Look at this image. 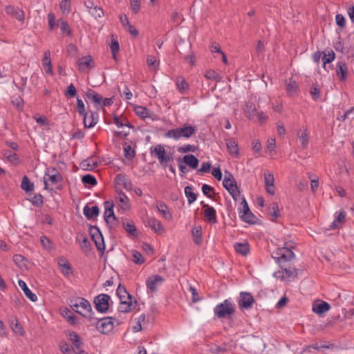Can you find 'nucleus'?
I'll return each instance as SVG.
<instances>
[{"label":"nucleus","mask_w":354,"mask_h":354,"mask_svg":"<svg viewBox=\"0 0 354 354\" xmlns=\"http://www.w3.org/2000/svg\"><path fill=\"white\" fill-rule=\"evenodd\" d=\"M116 294L120 303L118 310L120 313H129L135 308L137 301H132V296L127 292L124 286L120 284L116 290Z\"/></svg>","instance_id":"nucleus-1"},{"label":"nucleus","mask_w":354,"mask_h":354,"mask_svg":"<svg viewBox=\"0 0 354 354\" xmlns=\"http://www.w3.org/2000/svg\"><path fill=\"white\" fill-rule=\"evenodd\" d=\"M196 127L187 123L184 124L181 127L170 129L165 133V137L172 138L176 140L181 138H189L196 132Z\"/></svg>","instance_id":"nucleus-2"},{"label":"nucleus","mask_w":354,"mask_h":354,"mask_svg":"<svg viewBox=\"0 0 354 354\" xmlns=\"http://www.w3.org/2000/svg\"><path fill=\"white\" fill-rule=\"evenodd\" d=\"M234 312L235 306L232 301L228 299L217 304L214 309V315L219 319L230 317Z\"/></svg>","instance_id":"nucleus-3"},{"label":"nucleus","mask_w":354,"mask_h":354,"mask_svg":"<svg viewBox=\"0 0 354 354\" xmlns=\"http://www.w3.org/2000/svg\"><path fill=\"white\" fill-rule=\"evenodd\" d=\"M150 153L152 156H155L164 167L168 166V163L173 161L174 157L172 153H167L164 146L162 145H157L155 147L150 148Z\"/></svg>","instance_id":"nucleus-4"},{"label":"nucleus","mask_w":354,"mask_h":354,"mask_svg":"<svg viewBox=\"0 0 354 354\" xmlns=\"http://www.w3.org/2000/svg\"><path fill=\"white\" fill-rule=\"evenodd\" d=\"M272 258L281 266L286 265L295 257L294 252L287 247L278 248L273 252Z\"/></svg>","instance_id":"nucleus-5"},{"label":"nucleus","mask_w":354,"mask_h":354,"mask_svg":"<svg viewBox=\"0 0 354 354\" xmlns=\"http://www.w3.org/2000/svg\"><path fill=\"white\" fill-rule=\"evenodd\" d=\"M113 319L111 317H95V320H93L90 323L91 326H95L100 333L108 334L113 329Z\"/></svg>","instance_id":"nucleus-6"},{"label":"nucleus","mask_w":354,"mask_h":354,"mask_svg":"<svg viewBox=\"0 0 354 354\" xmlns=\"http://www.w3.org/2000/svg\"><path fill=\"white\" fill-rule=\"evenodd\" d=\"M77 301L79 302L80 306V310H77V313L87 319L90 322L95 320L90 302L82 297H77Z\"/></svg>","instance_id":"nucleus-7"},{"label":"nucleus","mask_w":354,"mask_h":354,"mask_svg":"<svg viewBox=\"0 0 354 354\" xmlns=\"http://www.w3.org/2000/svg\"><path fill=\"white\" fill-rule=\"evenodd\" d=\"M241 205L242 207L239 209V214L241 219L248 223H255L256 217L251 212L245 197L242 198Z\"/></svg>","instance_id":"nucleus-8"},{"label":"nucleus","mask_w":354,"mask_h":354,"mask_svg":"<svg viewBox=\"0 0 354 354\" xmlns=\"http://www.w3.org/2000/svg\"><path fill=\"white\" fill-rule=\"evenodd\" d=\"M111 297L106 294H100L94 299V304L96 310L101 313H106L109 308V301Z\"/></svg>","instance_id":"nucleus-9"},{"label":"nucleus","mask_w":354,"mask_h":354,"mask_svg":"<svg viewBox=\"0 0 354 354\" xmlns=\"http://www.w3.org/2000/svg\"><path fill=\"white\" fill-rule=\"evenodd\" d=\"M89 232L97 249L99 251L103 252L105 249V243L102 234L99 228L96 226H91L89 229Z\"/></svg>","instance_id":"nucleus-10"},{"label":"nucleus","mask_w":354,"mask_h":354,"mask_svg":"<svg viewBox=\"0 0 354 354\" xmlns=\"http://www.w3.org/2000/svg\"><path fill=\"white\" fill-rule=\"evenodd\" d=\"M254 302V299L250 292H241L238 300V304L241 309H250Z\"/></svg>","instance_id":"nucleus-11"},{"label":"nucleus","mask_w":354,"mask_h":354,"mask_svg":"<svg viewBox=\"0 0 354 354\" xmlns=\"http://www.w3.org/2000/svg\"><path fill=\"white\" fill-rule=\"evenodd\" d=\"M104 206L105 211L104 213V218L107 224H111L112 222L110 218H113V221H117L118 218L115 216L113 211L115 203L113 201H106L104 202Z\"/></svg>","instance_id":"nucleus-12"},{"label":"nucleus","mask_w":354,"mask_h":354,"mask_svg":"<svg viewBox=\"0 0 354 354\" xmlns=\"http://www.w3.org/2000/svg\"><path fill=\"white\" fill-rule=\"evenodd\" d=\"M6 13L16 19L19 21H24L25 18V14L22 9L15 7L12 5L6 6L5 8Z\"/></svg>","instance_id":"nucleus-13"},{"label":"nucleus","mask_w":354,"mask_h":354,"mask_svg":"<svg viewBox=\"0 0 354 354\" xmlns=\"http://www.w3.org/2000/svg\"><path fill=\"white\" fill-rule=\"evenodd\" d=\"M164 281L162 277L158 274H153L149 277L146 280V286L151 293L157 290L158 286Z\"/></svg>","instance_id":"nucleus-14"},{"label":"nucleus","mask_w":354,"mask_h":354,"mask_svg":"<svg viewBox=\"0 0 354 354\" xmlns=\"http://www.w3.org/2000/svg\"><path fill=\"white\" fill-rule=\"evenodd\" d=\"M51 174H46L44 177V187L46 189H48V181L49 180L52 184H56L62 180V176L59 174V172L55 169L53 168L51 171Z\"/></svg>","instance_id":"nucleus-15"},{"label":"nucleus","mask_w":354,"mask_h":354,"mask_svg":"<svg viewBox=\"0 0 354 354\" xmlns=\"http://www.w3.org/2000/svg\"><path fill=\"white\" fill-rule=\"evenodd\" d=\"M115 203L122 212L130 209L129 199L122 192H120L115 197Z\"/></svg>","instance_id":"nucleus-16"},{"label":"nucleus","mask_w":354,"mask_h":354,"mask_svg":"<svg viewBox=\"0 0 354 354\" xmlns=\"http://www.w3.org/2000/svg\"><path fill=\"white\" fill-rule=\"evenodd\" d=\"M264 181L266 192L270 195H274L275 193L274 186V176L268 171L264 172Z\"/></svg>","instance_id":"nucleus-17"},{"label":"nucleus","mask_w":354,"mask_h":354,"mask_svg":"<svg viewBox=\"0 0 354 354\" xmlns=\"http://www.w3.org/2000/svg\"><path fill=\"white\" fill-rule=\"evenodd\" d=\"M147 225L158 234L165 233V228L161 222L156 218L151 217L147 219Z\"/></svg>","instance_id":"nucleus-18"},{"label":"nucleus","mask_w":354,"mask_h":354,"mask_svg":"<svg viewBox=\"0 0 354 354\" xmlns=\"http://www.w3.org/2000/svg\"><path fill=\"white\" fill-rule=\"evenodd\" d=\"M98 121V113L91 111L90 115L86 113L84 115L83 122L85 128L93 127Z\"/></svg>","instance_id":"nucleus-19"},{"label":"nucleus","mask_w":354,"mask_h":354,"mask_svg":"<svg viewBox=\"0 0 354 354\" xmlns=\"http://www.w3.org/2000/svg\"><path fill=\"white\" fill-rule=\"evenodd\" d=\"M203 207L205 208L203 211V214L207 221L211 223H216L217 218L215 209L207 204H203Z\"/></svg>","instance_id":"nucleus-20"},{"label":"nucleus","mask_w":354,"mask_h":354,"mask_svg":"<svg viewBox=\"0 0 354 354\" xmlns=\"http://www.w3.org/2000/svg\"><path fill=\"white\" fill-rule=\"evenodd\" d=\"M181 162L188 165L192 169H196L199 163L198 159L192 154L185 155L183 157V158H179L178 159V162Z\"/></svg>","instance_id":"nucleus-21"},{"label":"nucleus","mask_w":354,"mask_h":354,"mask_svg":"<svg viewBox=\"0 0 354 354\" xmlns=\"http://www.w3.org/2000/svg\"><path fill=\"white\" fill-rule=\"evenodd\" d=\"M68 339L72 344L71 348L74 350L75 352L77 350L82 348L84 344L76 332H70L68 334Z\"/></svg>","instance_id":"nucleus-22"},{"label":"nucleus","mask_w":354,"mask_h":354,"mask_svg":"<svg viewBox=\"0 0 354 354\" xmlns=\"http://www.w3.org/2000/svg\"><path fill=\"white\" fill-rule=\"evenodd\" d=\"M83 213L87 219L92 220L99 215L100 209L97 205L89 207L86 205L83 209Z\"/></svg>","instance_id":"nucleus-23"},{"label":"nucleus","mask_w":354,"mask_h":354,"mask_svg":"<svg viewBox=\"0 0 354 354\" xmlns=\"http://www.w3.org/2000/svg\"><path fill=\"white\" fill-rule=\"evenodd\" d=\"M116 185H122L125 189L129 190L131 189L132 183L127 178L125 174H118L115 178Z\"/></svg>","instance_id":"nucleus-24"},{"label":"nucleus","mask_w":354,"mask_h":354,"mask_svg":"<svg viewBox=\"0 0 354 354\" xmlns=\"http://www.w3.org/2000/svg\"><path fill=\"white\" fill-rule=\"evenodd\" d=\"M336 73L340 81H344L348 74V67L345 62H339L337 64Z\"/></svg>","instance_id":"nucleus-25"},{"label":"nucleus","mask_w":354,"mask_h":354,"mask_svg":"<svg viewBox=\"0 0 354 354\" xmlns=\"http://www.w3.org/2000/svg\"><path fill=\"white\" fill-rule=\"evenodd\" d=\"M330 305L324 301H321L319 303H315L313 305V311L317 315H322L330 310Z\"/></svg>","instance_id":"nucleus-26"},{"label":"nucleus","mask_w":354,"mask_h":354,"mask_svg":"<svg viewBox=\"0 0 354 354\" xmlns=\"http://www.w3.org/2000/svg\"><path fill=\"white\" fill-rule=\"evenodd\" d=\"M225 142L229 153L234 157H238L239 152L237 142L234 138L226 139Z\"/></svg>","instance_id":"nucleus-27"},{"label":"nucleus","mask_w":354,"mask_h":354,"mask_svg":"<svg viewBox=\"0 0 354 354\" xmlns=\"http://www.w3.org/2000/svg\"><path fill=\"white\" fill-rule=\"evenodd\" d=\"M57 263L62 268V272L64 276H68L71 272V267L65 257H59Z\"/></svg>","instance_id":"nucleus-28"},{"label":"nucleus","mask_w":354,"mask_h":354,"mask_svg":"<svg viewBox=\"0 0 354 354\" xmlns=\"http://www.w3.org/2000/svg\"><path fill=\"white\" fill-rule=\"evenodd\" d=\"M19 287L24 291L25 295L31 301H36L37 299V297L35 294L32 292V291L28 288L26 283L23 280H19L18 281Z\"/></svg>","instance_id":"nucleus-29"},{"label":"nucleus","mask_w":354,"mask_h":354,"mask_svg":"<svg viewBox=\"0 0 354 354\" xmlns=\"http://www.w3.org/2000/svg\"><path fill=\"white\" fill-rule=\"evenodd\" d=\"M336 214L335 219L330 225L331 229L338 228L340 224L345 222L346 213L344 210H340L339 212H336Z\"/></svg>","instance_id":"nucleus-30"},{"label":"nucleus","mask_w":354,"mask_h":354,"mask_svg":"<svg viewBox=\"0 0 354 354\" xmlns=\"http://www.w3.org/2000/svg\"><path fill=\"white\" fill-rule=\"evenodd\" d=\"M286 91L290 96H294L298 93L297 84L295 80H286Z\"/></svg>","instance_id":"nucleus-31"},{"label":"nucleus","mask_w":354,"mask_h":354,"mask_svg":"<svg viewBox=\"0 0 354 354\" xmlns=\"http://www.w3.org/2000/svg\"><path fill=\"white\" fill-rule=\"evenodd\" d=\"M85 96L88 100L99 105L102 101V97L92 89H88L85 93Z\"/></svg>","instance_id":"nucleus-32"},{"label":"nucleus","mask_w":354,"mask_h":354,"mask_svg":"<svg viewBox=\"0 0 354 354\" xmlns=\"http://www.w3.org/2000/svg\"><path fill=\"white\" fill-rule=\"evenodd\" d=\"M113 122L114 124L119 128H122L124 127H127L131 129L134 128V127L129 122V120L125 117L114 115Z\"/></svg>","instance_id":"nucleus-33"},{"label":"nucleus","mask_w":354,"mask_h":354,"mask_svg":"<svg viewBox=\"0 0 354 354\" xmlns=\"http://www.w3.org/2000/svg\"><path fill=\"white\" fill-rule=\"evenodd\" d=\"M157 209L165 219L169 221L171 220V214L169 212L167 205L164 202H158Z\"/></svg>","instance_id":"nucleus-34"},{"label":"nucleus","mask_w":354,"mask_h":354,"mask_svg":"<svg viewBox=\"0 0 354 354\" xmlns=\"http://www.w3.org/2000/svg\"><path fill=\"white\" fill-rule=\"evenodd\" d=\"M280 268L282 270L283 278H294L297 276V270L295 268L288 267L286 264L281 266Z\"/></svg>","instance_id":"nucleus-35"},{"label":"nucleus","mask_w":354,"mask_h":354,"mask_svg":"<svg viewBox=\"0 0 354 354\" xmlns=\"http://www.w3.org/2000/svg\"><path fill=\"white\" fill-rule=\"evenodd\" d=\"M234 247L236 252L243 256H246L250 252V245L248 243H236Z\"/></svg>","instance_id":"nucleus-36"},{"label":"nucleus","mask_w":354,"mask_h":354,"mask_svg":"<svg viewBox=\"0 0 354 354\" xmlns=\"http://www.w3.org/2000/svg\"><path fill=\"white\" fill-rule=\"evenodd\" d=\"M92 62V57L90 55L80 58L77 61L79 68L81 71H84L86 68L91 67V64Z\"/></svg>","instance_id":"nucleus-37"},{"label":"nucleus","mask_w":354,"mask_h":354,"mask_svg":"<svg viewBox=\"0 0 354 354\" xmlns=\"http://www.w3.org/2000/svg\"><path fill=\"white\" fill-rule=\"evenodd\" d=\"M244 111L248 118L252 119L257 114L255 105L252 102H248L244 108Z\"/></svg>","instance_id":"nucleus-38"},{"label":"nucleus","mask_w":354,"mask_h":354,"mask_svg":"<svg viewBox=\"0 0 354 354\" xmlns=\"http://www.w3.org/2000/svg\"><path fill=\"white\" fill-rule=\"evenodd\" d=\"M136 114L141 118L145 119L151 118L150 111L146 107L142 106H137L135 107Z\"/></svg>","instance_id":"nucleus-39"},{"label":"nucleus","mask_w":354,"mask_h":354,"mask_svg":"<svg viewBox=\"0 0 354 354\" xmlns=\"http://www.w3.org/2000/svg\"><path fill=\"white\" fill-rule=\"evenodd\" d=\"M185 194L187 198L189 204L193 203L197 198V194L194 192L193 188L191 186H186L185 187Z\"/></svg>","instance_id":"nucleus-40"},{"label":"nucleus","mask_w":354,"mask_h":354,"mask_svg":"<svg viewBox=\"0 0 354 354\" xmlns=\"http://www.w3.org/2000/svg\"><path fill=\"white\" fill-rule=\"evenodd\" d=\"M297 136L301 140L302 147L306 148L308 144V133L307 129H304V130L300 129L298 131Z\"/></svg>","instance_id":"nucleus-41"},{"label":"nucleus","mask_w":354,"mask_h":354,"mask_svg":"<svg viewBox=\"0 0 354 354\" xmlns=\"http://www.w3.org/2000/svg\"><path fill=\"white\" fill-rule=\"evenodd\" d=\"M268 214L272 216V221H274L279 216V209L277 203H272L268 208Z\"/></svg>","instance_id":"nucleus-42"},{"label":"nucleus","mask_w":354,"mask_h":354,"mask_svg":"<svg viewBox=\"0 0 354 354\" xmlns=\"http://www.w3.org/2000/svg\"><path fill=\"white\" fill-rule=\"evenodd\" d=\"M123 227L127 232L131 236H136V227L132 221H123Z\"/></svg>","instance_id":"nucleus-43"},{"label":"nucleus","mask_w":354,"mask_h":354,"mask_svg":"<svg viewBox=\"0 0 354 354\" xmlns=\"http://www.w3.org/2000/svg\"><path fill=\"white\" fill-rule=\"evenodd\" d=\"M335 58V54L333 50L328 51V54L324 52V55L322 57L323 61V68L326 69V64L332 62Z\"/></svg>","instance_id":"nucleus-44"},{"label":"nucleus","mask_w":354,"mask_h":354,"mask_svg":"<svg viewBox=\"0 0 354 354\" xmlns=\"http://www.w3.org/2000/svg\"><path fill=\"white\" fill-rule=\"evenodd\" d=\"M21 187L26 192H30L34 189V184L30 181L26 176H24L21 180Z\"/></svg>","instance_id":"nucleus-45"},{"label":"nucleus","mask_w":354,"mask_h":354,"mask_svg":"<svg viewBox=\"0 0 354 354\" xmlns=\"http://www.w3.org/2000/svg\"><path fill=\"white\" fill-rule=\"evenodd\" d=\"M123 149H124V156L127 159H132L133 158L135 157L136 151H135L134 149L130 145L127 144V142L124 143L123 144Z\"/></svg>","instance_id":"nucleus-46"},{"label":"nucleus","mask_w":354,"mask_h":354,"mask_svg":"<svg viewBox=\"0 0 354 354\" xmlns=\"http://www.w3.org/2000/svg\"><path fill=\"white\" fill-rule=\"evenodd\" d=\"M176 84L178 89L181 93H184V91L187 90L189 88L188 83L182 77H177V79L176 80Z\"/></svg>","instance_id":"nucleus-47"},{"label":"nucleus","mask_w":354,"mask_h":354,"mask_svg":"<svg viewBox=\"0 0 354 354\" xmlns=\"http://www.w3.org/2000/svg\"><path fill=\"white\" fill-rule=\"evenodd\" d=\"M205 77L207 80H212L216 82H220L222 80V76L214 70L207 71L205 74Z\"/></svg>","instance_id":"nucleus-48"},{"label":"nucleus","mask_w":354,"mask_h":354,"mask_svg":"<svg viewBox=\"0 0 354 354\" xmlns=\"http://www.w3.org/2000/svg\"><path fill=\"white\" fill-rule=\"evenodd\" d=\"M57 26L60 27V29L62 32H66L68 36L71 35L72 31L66 21L59 19L57 21Z\"/></svg>","instance_id":"nucleus-49"},{"label":"nucleus","mask_w":354,"mask_h":354,"mask_svg":"<svg viewBox=\"0 0 354 354\" xmlns=\"http://www.w3.org/2000/svg\"><path fill=\"white\" fill-rule=\"evenodd\" d=\"M82 182L84 185H88L91 186H94L97 185L96 178L91 174H86L82 177Z\"/></svg>","instance_id":"nucleus-50"},{"label":"nucleus","mask_w":354,"mask_h":354,"mask_svg":"<svg viewBox=\"0 0 354 354\" xmlns=\"http://www.w3.org/2000/svg\"><path fill=\"white\" fill-rule=\"evenodd\" d=\"M59 348L64 354H74V350L65 341H62L59 343Z\"/></svg>","instance_id":"nucleus-51"},{"label":"nucleus","mask_w":354,"mask_h":354,"mask_svg":"<svg viewBox=\"0 0 354 354\" xmlns=\"http://www.w3.org/2000/svg\"><path fill=\"white\" fill-rule=\"evenodd\" d=\"M43 64L48 66V70L46 71V73H52L50 53L49 50L44 52V58H43Z\"/></svg>","instance_id":"nucleus-52"},{"label":"nucleus","mask_w":354,"mask_h":354,"mask_svg":"<svg viewBox=\"0 0 354 354\" xmlns=\"http://www.w3.org/2000/svg\"><path fill=\"white\" fill-rule=\"evenodd\" d=\"M59 8L61 12L64 15H67L69 13L71 10V3L70 0H62L59 3Z\"/></svg>","instance_id":"nucleus-53"},{"label":"nucleus","mask_w":354,"mask_h":354,"mask_svg":"<svg viewBox=\"0 0 354 354\" xmlns=\"http://www.w3.org/2000/svg\"><path fill=\"white\" fill-rule=\"evenodd\" d=\"M32 204L37 207H41L44 204V198L41 194H35L32 198L30 199Z\"/></svg>","instance_id":"nucleus-54"},{"label":"nucleus","mask_w":354,"mask_h":354,"mask_svg":"<svg viewBox=\"0 0 354 354\" xmlns=\"http://www.w3.org/2000/svg\"><path fill=\"white\" fill-rule=\"evenodd\" d=\"M89 12L95 19L100 18L104 15V10L102 8L97 6H95L91 10H90Z\"/></svg>","instance_id":"nucleus-55"},{"label":"nucleus","mask_w":354,"mask_h":354,"mask_svg":"<svg viewBox=\"0 0 354 354\" xmlns=\"http://www.w3.org/2000/svg\"><path fill=\"white\" fill-rule=\"evenodd\" d=\"M197 147L192 145H185L178 148V151L180 153H185L188 152H195Z\"/></svg>","instance_id":"nucleus-56"},{"label":"nucleus","mask_w":354,"mask_h":354,"mask_svg":"<svg viewBox=\"0 0 354 354\" xmlns=\"http://www.w3.org/2000/svg\"><path fill=\"white\" fill-rule=\"evenodd\" d=\"M132 261L136 264L141 265L144 263L145 259L140 252L135 250L133 252Z\"/></svg>","instance_id":"nucleus-57"},{"label":"nucleus","mask_w":354,"mask_h":354,"mask_svg":"<svg viewBox=\"0 0 354 354\" xmlns=\"http://www.w3.org/2000/svg\"><path fill=\"white\" fill-rule=\"evenodd\" d=\"M310 95L314 100H317L320 96V89L318 87V84H313L310 90Z\"/></svg>","instance_id":"nucleus-58"},{"label":"nucleus","mask_w":354,"mask_h":354,"mask_svg":"<svg viewBox=\"0 0 354 354\" xmlns=\"http://www.w3.org/2000/svg\"><path fill=\"white\" fill-rule=\"evenodd\" d=\"M192 235L194 237V241L196 244L199 245L201 243V236L202 232L201 229L193 228L192 229Z\"/></svg>","instance_id":"nucleus-59"},{"label":"nucleus","mask_w":354,"mask_h":354,"mask_svg":"<svg viewBox=\"0 0 354 354\" xmlns=\"http://www.w3.org/2000/svg\"><path fill=\"white\" fill-rule=\"evenodd\" d=\"M12 104L17 109H22L24 105L23 99L19 95H13L11 98Z\"/></svg>","instance_id":"nucleus-60"},{"label":"nucleus","mask_w":354,"mask_h":354,"mask_svg":"<svg viewBox=\"0 0 354 354\" xmlns=\"http://www.w3.org/2000/svg\"><path fill=\"white\" fill-rule=\"evenodd\" d=\"M6 156L8 160L15 164H17L19 162V156L15 153H12L11 151H6L4 153Z\"/></svg>","instance_id":"nucleus-61"},{"label":"nucleus","mask_w":354,"mask_h":354,"mask_svg":"<svg viewBox=\"0 0 354 354\" xmlns=\"http://www.w3.org/2000/svg\"><path fill=\"white\" fill-rule=\"evenodd\" d=\"M77 111L80 115L84 116L86 113L83 101L79 97L77 98Z\"/></svg>","instance_id":"nucleus-62"},{"label":"nucleus","mask_w":354,"mask_h":354,"mask_svg":"<svg viewBox=\"0 0 354 354\" xmlns=\"http://www.w3.org/2000/svg\"><path fill=\"white\" fill-rule=\"evenodd\" d=\"M234 201H237L240 196V191L236 185V187H232L227 190Z\"/></svg>","instance_id":"nucleus-63"},{"label":"nucleus","mask_w":354,"mask_h":354,"mask_svg":"<svg viewBox=\"0 0 354 354\" xmlns=\"http://www.w3.org/2000/svg\"><path fill=\"white\" fill-rule=\"evenodd\" d=\"M76 94H77V90H76L75 86L73 84H71L69 86H68V87L66 88L65 95L70 97H73L76 95Z\"/></svg>","instance_id":"nucleus-64"}]
</instances>
